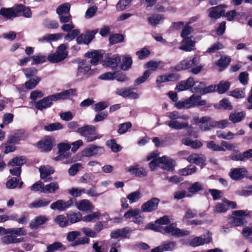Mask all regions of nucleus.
Instances as JSON below:
<instances>
[{
  "label": "nucleus",
  "instance_id": "obj_1",
  "mask_svg": "<svg viewBox=\"0 0 252 252\" xmlns=\"http://www.w3.org/2000/svg\"><path fill=\"white\" fill-rule=\"evenodd\" d=\"M95 127L92 125H86L79 127L77 129V132L81 136H83L85 141L87 142L94 141L98 138L95 135Z\"/></svg>",
  "mask_w": 252,
  "mask_h": 252
},
{
  "label": "nucleus",
  "instance_id": "obj_2",
  "mask_svg": "<svg viewBox=\"0 0 252 252\" xmlns=\"http://www.w3.org/2000/svg\"><path fill=\"white\" fill-rule=\"evenodd\" d=\"M67 45L64 44L60 45L56 52L53 54H50L48 56V60L52 63H57L64 60L67 56L68 52L66 50Z\"/></svg>",
  "mask_w": 252,
  "mask_h": 252
},
{
  "label": "nucleus",
  "instance_id": "obj_3",
  "mask_svg": "<svg viewBox=\"0 0 252 252\" xmlns=\"http://www.w3.org/2000/svg\"><path fill=\"white\" fill-rule=\"evenodd\" d=\"M199 58L194 55L191 59L187 58L177 63L174 67V70L180 71L184 70L190 68L193 66H195L198 63Z\"/></svg>",
  "mask_w": 252,
  "mask_h": 252
},
{
  "label": "nucleus",
  "instance_id": "obj_4",
  "mask_svg": "<svg viewBox=\"0 0 252 252\" xmlns=\"http://www.w3.org/2000/svg\"><path fill=\"white\" fill-rule=\"evenodd\" d=\"M98 32V29L87 31L85 33L80 34L76 38L78 44L89 45L94 38L95 35Z\"/></svg>",
  "mask_w": 252,
  "mask_h": 252
},
{
  "label": "nucleus",
  "instance_id": "obj_5",
  "mask_svg": "<svg viewBox=\"0 0 252 252\" xmlns=\"http://www.w3.org/2000/svg\"><path fill=\"white\" fill-rule=\"evenodd\" d=\"M104 152V150L102 147L90 145L82 151V154L84 157H91L100 156Z\"/></svg>",
  "mask_w": 252,
  "mask_h": 252
},
{
  "label": "nucleus",
  "instance_id": "obj_6",
  "mask_svg": "<svg viewBox=\"0 0 252 252\" xmlns=\"http://www.w3.org/2000/svg\"><path fill=\"white\" fill-rule=\"evenodd\" d=\"M166 233L177 237H183L190 234L189 231L177 227V224L172 223L166 226Z\"/></svg>",
  "mask_w": 252,
  "mask_h": 252
},
{
  "label": "nucleus",
  "instance_id": "obj_7",
  "mask_svg": "<svg viewBox=\"0 0 252 252\" xmlns=\"http://www.w3.org/2000/svg\"><path fill=\"white\" fill-rule=\"evenodd\" d=\"M59 151L58 156L54 158L55 160H61L63 159L66 158L70 156L69 150L70 146L67 143H60L58 145Z\"/></svg>",
  "mask_w": 252,
  "mask_h": 252
},
{
  "label": "nucleus",
  "instance_id": "obj_8",
  "mask_svg": "<svg viewBox=\"0 0 252 252\" xmlns=\"http://www.w3.org/2000/svg\"><path fill=\"white\" fill-rule=\"evenodd\" d=\"M160 200L157 197H153L143 204L141 207L142 212H152L157 210Z\"/></svg>",
  "mask_w": 252,
  "mask_h": 252
},
{
  "label": "nucleus",
  "instance_id": "obj_9",
  "mask_svg": "<svg viewBox=\"0 0 252 252\" xmlns=\"http://www.w3.org/2000/svg\"><path fill=\"white\" fill-rule=\"evenodd\" d=\"M74 201H76V199H70L67 201H64L63 200H58L51 205L50 208L54 210H58L60 211H63L73 206Z\"/></svg>",
  "mask_w": 252,
  "mask_h": 252
},
{
  "label": "nucleus",
  "instance_id": "obj_10",
  "mask_svg": "<svg viewBox=\"0 0 252 252\" xmlns=\"http://www.w3.org/2000/svg\"><path fill=\"white\" fill-rule=\"evenodd\" d=\"M212 233L208 232L206 235L200 237H196L189 242V245L191 247H197L204 244H208L212 241Z\"/></svg>",
  "mask_w": 252,
  "mask_h": 252
},
{
  "label": "nucleus",
  "instance_id": "obj_11",
  "mask_svg": "<svg viewBox=\"0 0 252 252\" xmlns=\"http://www.w3.org/2000/svg\"><path fill=\"white\" fill-rule=\"evenodd\" d=\"M94 74V70L91 69L90 65L86 64V61L83 60L78 65L76 76L77 77L84 76L85 77H89Z\"/></svg>",
  "mask_w": 252,
  "mask_h": 252
},
{
  "label": "nucleus",
  "instance_id": "obj_12",
  "mask_svg": "<svg viewBox=\"0 0 252 252\" xmlns=\"http://www.w3.org/2000/svg\"><path fill=\"white\" fill-rule=\"evenodd\" d=\"M53 101H54L53 95H50L36 102L35 107L38 110H42L50 107L52 104Z\"/></svg>",
  "mask_w": 252,
  "mask_h": 252
},
{
  "label": "nucleus",
  "instance_id": "obj_13",
  "mask_svg": "<svg viewBox=\"0 0 252 252\" xmlns=\"http://www.w3.org/2000/svg\"><path fill=\"white\" fill-rule=\"evenodd\" d=\"M53 139L50 136L45 137L43 140L38 142V146L42 150L48 152L51 150L53 146Z\"/></svg>",
  "mask_w": 252,
  "mask_h": 252
},
{
  "label": "nucleus",
  "instance_id": "obj_14",
  "mask_svg": "<svg viewBox=\"0 0 252 252\" xmlns=\"http://www.w3.org/2000/svg\"><path fill=\"white\" fill-rule=\"evenodd\" d=\"M161 168L168 171H172L174 169L175 162L169 157L164 156L161 157Z\"/></svg>",
  "mask_w": 252,
  "mask_h": 252
},
{
  "label": "nucleus",
  "instance_id": "obj_15",
  "mask_svg": "<svg viewBox=\"0 0 252 252\" xmlns=\"http://www.w3.org/2000/svg\"><path fill=\"white\" fill-rule=\"evenodd\" d=\"M247 172V170L244 168H236L231 170L229 176L233 180H239L244 178Z\"/></svg>",
  "mask_w": 252,
  "mask_h": 252
},
{
  "label": "nucleus",
  "instance_id": "obj_16",
  "mask_svg": "<svg viewBox=\"0 0 252 252\" xmlns=\"http://www.w3.org/2000/svg\"><path fill=\"white\" fill-rule=\"evenodd\" d=\"M224 5L220 4L218 6L211 7L208 9L209 17L215 19L220 18L222 13L224 12V10L222 9L224 7Z\"/></svg>",
  "mask_w": 252,
  "mask_h": 252
},
{
  "label": "nucleus",
  "instance_id": "obj_17",
  "mask_svg": "<svg viewBox=\"0 0 252 252\" xmlns=\"http://www.w3.org/2000/svg\"><path fill=\"white\" fill-rule=\"evenodd\" d=\"M189 105L190 108L205 105L206 104L205 100L201 99L200 95L192 94L191 96L188 98Z\"/></svg>",
  "mask_w": 252,
  "mask_h": 252
},
{
  "label": "nucleus",
  "instance_id": "obj_18",
  "mask_svg": "<svg viewBox=\"0 0 252 252\" xmlns=\"http://www.w3.org/2000/svg\"><path fill=\"white\" fill-rule=\"evenodd\" d=\"M39 171L40 173V177L42 179H45V182L50 181L51 178L46 179L47 177L54 173V170L52 167L49 165L41 166L39 168Z\"/></svg>",
  "mask_w": 252,
  "mask_h": 252
},
{
  "label": "nucleus",
  "instance_id": "obj_19",
  "mask_svg": "<svg viewBox=\"0 0 252 252\" xmlns=\"http://www.w3.org/2000/svg\"><path fill=\"white\" fill-rule=\"evenodd\" d=\"M176 248V243L174 241H166L157 247L156 250L158 252H171Z\"/></svg>",
  "mask_w": 252,
  "mask_h": 252
},
{
  "label": "nucleus",
  "instance_id": "obj_20",
  "mask_svg": "<svg viewBox=\"0 0 252 252\" xmlns=\"http://www.w3.org/2000/svg\"><path fill=\"white\" fill-rule=\"evenodd\" d=\"M76 93V90L70 89L63 91L61 93L52 94L54 101L60 99H65L68 98L71 95H74Z\"/></svg>",
  "mask_w": 252,
  "mask_h": 252
},
{
  "label": "nucleus",
  "instance_id": "obj_21",
  "mask_svg": "<svg viewBox=\"0 0 252 252\" xmlns=\"http://www.w3.org/2000/svg\"><path fill=\"white\" fill-rule=\"evenodd\" d=\"M236 211H233L232 213V215L233 216L230 218L229 219V222L230 223L235 226H241L247 222V221L244 217L245 216H238L235 214L234 212Z\"/></svg>",
  "mask_w": 252,
  "mask_h": 252
},
{
  "label": "nucleus",
  "instance_id": "obj_22",
  "mask_svg": "<svg viewBox=\"0 0 252 252\" xmlns=\"http://www.w3.org/2000/svg\"><path fill=\"white\" fill-rule=\"evenodd\" d=\"M10 235H5L1 237L0 239V242L5 245H9L10 244H15L23 242V238H17L15 235L9 234Z\"/></svg>",
  "mask_w": 252,
  "mask_h": 252
},
{
  "label": "nucleus",
  "instance_id": "obj_23",
  "mask_svg": "<svg viewBox=\"0 0 252 252\" xmlns=\"http://www.w3.org/2000/svg\"><path fill=\"white\" fill-rule=\"evenodd\" d=\"M121 62V57L118 55H113L111 57L107 58L104 61L103 64L106 66L115 68Z\"/></svg>",
  "mask_w": 252,
  "mask_h": 252
},
{
  "label": "nucleus",
  "instance_id": "obj_24",
  "mask_svg": "<svg viewBox=\"0 0 252 252\" xmlns=\"http://www.w3.org/2000/svg\"><path fill=\"white\" fill-rule=\"evenodd\" d=\"M74 202L77 208L80 211L84 212L91 211L94 208L93 205L88 200L83 199L79 203H77L76 200L74 201Z\"/></svg>",
  "mask_w": 252,
  "mask_h": 252
},
{
  "label": "nucleus",
  "instance_id": "obj_25",
  "mask_svg": "<svg viewBox=\"0 0 252 252\" xmlns=\"http://www.w3.org/2000/svg\"><path fill=\"white\" fill-rule=\"evenodd\" d=\"M195 42L190 37L184 38L182 41V45L179 47L180 50L189 52L193 50Z\"/></svg>",
  "mask_w": 252,
  "mask_h": 252
},
{
  "label": "nucleus",
  "instance_id": "obj_26",
  "mask_svg": "<svg viewBox=\"0 0 252 252\" xmlns=\"http://www.w3.org/2000/svg\"><path fill=\"white\" fill-rule=\"evenodd\" d=\"M129 228L127 227H126L112 231L110 234V236L113 239H117L120 237L127 238V235L129 233Z\"/></svg>",
  "mask_w": 252,
  "mask_h": 252
},
{
  "label": "nucleus",
  "instance_id": "obj_27",
  "mask_svg": "<svg viewBox=\"0 0 252 252\" xmlns=\"http://www.w3.org/2000/svg\"><path fill=\"white\" fill-rule=\"evenodd\" d=\"M182 143L187 146L191 147L192 149H196L201 148L203 144L198 140H192L190 138H185L182 140Z\"/></svg>",
  "mask_w": 252,
  "mask_h": 252
},
{
  "label": "nucleus",
  "instance_id": "obj_28",
  "mask_svg": "<svg viewBox=\"0 0 252 252\" xmlns=\"http://www.w3.org/2000/svg\"><path fill=\"white\" fill-rule=\"evenodd\" d=\"M48 219L44 216H39L32 220L30 223V227L32 229H36L39 226L45 223Z\"/></svg>",
  "mask_w": 252,
  "mask_h": 252
},
{
  "label": "nucleus",
  "instance_id": "obj_29",
  "mask_svg": "<svg viewBox=\"0 0 252 252\" xmlns=\"http://www.w3.org/2000/svg\"><path fill=\"white\" fill-rule=\"evenodd\" d=\"M0 15H2L7 19H10L19 16L17 14L16 8L13 9L10 8H1L0 9Z\"/></svg>",
  "mask_w": 252,
  "mask_h": 252
},
{
  "label": "nucleus",
  "instance_id": "obj_30",
  "mask_svg": "<svg viewBox=\"0 0 252 252\" xmlns=\"http://www.w3.org/2000/svg\"><path fill=\"white\" fill-rule=\"evenodd\" d=\"M126 171L131 173L132 175L138 177H144L147 175L146 169L143 167H130L126 169Z\"/></svg>",
  "mask_w": 252,
  "mask_h": 252
},
{
  "label": "nucleus",
  "instance_id": "obj_31",
  "mask_svg": "<svg viewBox=\"0 0 252 252\" xmlns=\"http://www.w3.org/2000/svg\"><path fill=\"white\" fill-rule=\"evenodd\" d=\"M187 160L190 163L199 164L200 163H203L206 161V158L202 155H198L193 154L189 155L187 158Z\"/></svg>",
  "mask_w": 252,
  "mask_h": 252
},
{
  "label": "nucleus",
  "instance_id": "obj_32",
  "mask_svg": "<svg viewBox=\"0 0 252 252\" xmlns=\"http://www.w3.org/2000/svg\"><path fill=\"white\" fill-rule=\"evenodd\" d=\"M59 189V184L57 182H52L45 186L44 185L41 192L43 193H55Z\"/></svg>",
  "mask_w": 252,
  "mask_h": 252
},
{
  "label": "nucleus",
  "instance_id": "obj_33",
  "mask_svg": "<svg viewBox=\"0 0 252 252\" xmlns=\"http://www.w3.org/2000/svg\"><path fill=\"white\" fill-rule=\"evenodd\" d=\"M166 124L168 125L170 128L178 130L182 129L185 128V127H188V123H181L177 120L168 121L166 122Z\"/></svg>",
  "mask_w": 252,
  "mask_h": 252
},
{
  "label": "nucleus",
  "instance_id": "obj_34",
  "mask_svg": "<svg viewBox=\"0 0 252 252\" xmlns=\"http://www.w3.org/2000/svg\"><path fill=\"white\" fill-rule=\"evenodd\" d=\"M51 202L50 200H46L45 199H39L32 202L30 205V208H41L48 206Z\"/></svg>",
  "mask_w": 252,
  "mask_h": 252
},
{
  "label": "nucleus",
  "instance_id": "obj_35",
  "mask_svg": "<svg viewBox=\"0 0 252 252\" xmlns=\"http://www.w3.org/2000/svg\"><path fill=\"white\" fill-rule=\"evenodd\" d=\"M164 18L161 15L154 14L148 18L147 20L152 26H156L159 24Z\"/></svg>",
  "mask_w": 252,
  "mask_h": 252
},
{
  "label": "nucleus",
  "instance_id": "obj_36",
  "mask_svg": "<svg viewBox=\"0 0 252 252\" xmlns=\"http://www.w3.org/2000/svg\"><path fill=\"white\" fill-rule=\"evenodd\" d=\"M203 189V185L202 183L196 182L190 184L188 188V191L191 193H196V192L202 190Z\"/></svg>",
  "mask_w": 252,
  "mask_h": 252
},
{
  "label": "nucleus",
  "instance_id": "obj_37",
  "mask_svg": "<svg viewBox=\"0 0 252 252\" xmlns=\"http://www.w3.org/2000/svg\"><path fill=\"white\" fill-rule=\"evenodd\" d=\"M16 11L17 14L19 12H22L23 16L27 18L31 17L32 12L30 9L22 4H18L16 6Z\"/></svg>",
  "mask_w": 252,
  "mask_h": 252
},
{
  "label": "nucleus",
  "instance_id": "obj_38",
  "mask_svg": "<svg viewBox=\"0 0 252 252\" xmlns=\"http://www.w3.org/2000/svg\"><path fill=\"white\" fill-rule=\"evenodd\" d=\"M70 9V4L66 2L59 5L56 9V12L58 15L66 14L69 13Z\"/></svg>",
  "mask_w": 252,
  "mask_h": 252
},
{
  "label": "nucleus",
  "instance_id": "obj_39",
  "mask_svg": "<svg viewBox=\"0 0 252 252\" xmlns=\"http://www.w3.org/2000/svg\"><path fill=\"white\" fill-rule=\"evenodd\" d=\"M41 81V78L35 77L34 78H30L25 83V86L27 89L31 90L34 88L38 83Z\"/></svg>",
  "mask_w": 252,
  "mask_h": 252
},
{
  "label": "nucleus",
  "instance_id": "obj_40",
  "mask_svg": "<svg viewBox=\"0 0 252 252\" xmlns=\"http://www.w3.org/2000/svg\"><path fill=\"white\" fill-rule=\"evenodd\" d=\"M141 212H142L141 209L140 210L138 208L130 209L125 213L124 218L126 219H133L136 216L140 215Z\"/></svg>",
  "mask_w": 252,
  "mask_h": 252
},
{
  "label": "nucleus",
  "instance_id": "obj_41",
  "mask_svg": "<svg viewBox=\"0 0 252 252\" xmlns=\"http://www.w3.org/2000/svg\"><path fill=\"white\" fill-rule=\"evenodd\" d=\"M207 148L214 152H225V149L220 145L216 144L214 141H210L207 142Z\"/></svg>",
  "mask_w": 252,
  "mask_h": 252
},
{
  "label": "nucleus",
  "instance_id": "obj_42",
  "mask_svg": "<svg viewBox=\"0 0 252 252\" xmlns=\"http://www.w3.org/2000/svg\"><path fill=\"white\" fill-rule=\"evenodd\" d=\"M26 163V158L24 157H15L13 158L8 162V164L11 166H17L18 167H21V165H23Z\"/></svg>",
  "mask_w": 252,
  "mask_h": 252
},
{
  "label": "nucleus",
  "instance_id": "obj_43",
  "mask_svg": "<svg viewBox=\"0 0 252 252\" xmlns=\"http://www.w3.org/2000/svg\"><path fill=\"white\" fill-rule=\"evenodd\" d=\"M63 128V125L58 122L51 123L44 126V129L47 131L59 130L62 129Z\"/></svg>",
  "mask_w": 252,
  "mask_h": 252
},
{
  "label": "nucleus",
  "instance_id": "obj_44",
  "mask_svg": "<svg viewBox=\"0 0 252 252\" xmlns=\"http://www.w3.org/2000/svg\"><path fill=\"white\" fill-rule=\"evenodd\" d=\"M230 83L228 81H220V83L217 85V91L219 94H223L226 92L230 87Z\"/></svg>",
  "mask_w": 252,
  "mask_h": 252
},
{
  "label": "nucleus",
  "instance_id": "obj_45",
  "mask_svg": "<svg viewBox=\"0 0 252 252\" xmlns=\"http://www.w3.org/2000/svg\"><path fill=\"white\" fill-rule=\"evenodd\" d=\"M168 117L171 121H176L178 119L186 120L189 119V117L188 116L186 115H182L177 111L170 112L169 113Z\"/></svg>",
  "mask_w": 252,
  "mask_h": 252
},
{
  "label": "nucleus",
  "instance_id": "obj_46",
  "mask_svg": "<svg viewBox=\"0 0 252 252\" xmlns=\"http://www.w3.org/2000/svg\"><path fill=\"white\" fill-rule=\"evenodd\" d=\"M245 115L243 112L231 113L229 118L233 123H236L241 121L244 118Z\"/></svg>",
  "mask_w": 252,
  "mask_h": 252
},
{
  "label": "nucleus",
  "instance_id": "obj_47",
  "mask_svg": "<svg viewBox=\"0 0 252 252\" xmlns=\"http://www.w3.org/2000/svg\"><path fill=\"white\" fill-rule=\"evenodd\" d=\"M196 171V168L194 166L190 165L186 168L179 170L178 173L182 176H187L194 173Z\"/></svg>",
  "mask_w": 252,
  "mask_h": 252
},
{
  "label": "nucleus",
  "instance_id": "obj_48",
  "mask_svg": "<svg viewBox=\"0 0 252 252\" xmlns=\"http://www.w3.org/2000/svg\"><path fill=\"white\" fill-rule=\"evenodd\" d=\"M8 234L17 236L25 235L27 234V230L23 227L8 228Z\"/></svg>",
  "mask_w": 252,
  "mask_h": 252
},
{
  "label": "nucleus",
  "instance_id": "obj_49",
  "mask_svg": "<svg viewBox=\"0 0 252 252\" xmlns=\"http://www.w3.org/2000/svg\"><path fill=\"white\" fill-rule=\"evenodd\" d=\"M132 63V61L131 58L128 56H125L121 65V68L123 70H127L130 68Z\"/></svg>",
  "mask_w": 252,
  "mask_h": 252
},
{
  "label": "nucleus",
  "instance_id": "obj_50",
  "mask_svg": "<svg viewBox=\"0 0 252 252\" xmlns=\"http://www.w3.org/2000/svg\"><path fill=\"white\" fill-rule=\"evenodd\" d=\"M152 72L150 70H146L142 76L137 78L135 81L134 83L135 85H139L146 81V80L149 77L150 75L151 74Z\"/></svg>",
  "mask_w": 252,
  "mask_h": 252
},
{
  "label": "nucleus",
  "instance_id": "obj_51",
  "mask_svg": "<svg viewBox=\"0 0 252 252\" xmlns=\"http://www.w3.org/2000/svg\"><path fill=\"white\" fill-rule=\"evenodd\" d=\"M67 218L71 223H74L82 220V215L79 212L72 213L67 214Z\"/></svg>",
  "mask_w": 252,
  "mask_h": 252
},
{
  "label": "nucleus",
  "instance_id": "obj_52",
  "mask_svg": "<svg viewBox=\"0 0 252 252\" xmlns=\"http://www.w3.org/2000/svg\"><path fill=\"white\" fill-rule=\"evenodd\" d=\"M206 84L203 82L196 81L194 83V87L192 88V92L202 94Z\"/></svg>",
  "mask_w": 252,
  "mask_h": 252
},
{
  "label": "nucleus",
  "instance_id": "obj_53",
  "mask_svg": "<svg viewBox=\"0 0 252 252\" xmlns=\"http://www.w3.org/2000/svg\"><path fill=\"white\" fill-rule=\"evenodd\" d=\"M141 198V193L140 191L137 190L128 194L127 196V199L129 200L130 203H133L138 201Z\"/></svg>",
  "mask_w": 252,
  "mask_h": 252
},
{
  "label": "nucleus",
  "instance_id": "obj_54",
  "mask_svg": "<svg viewBox=\"0 0 252 252\" xmlns=\"http://www.w3.org/2000/svg\"><path fill=\"white\" fill-rule=\"evenodd\" d=\"M124 39V36L121 34L116 33L110 36L109 40L111 44H115L122 42Z\"/></svg>",
  "mask_w": 252,
  "mask_h": 252
},
{
  "label": "nucleus",
  "instance_id": "obj_55",
  "mask_svg": "<svg viewBox=\"0 0 252 252\" xmlns=\"http://www.w3.org/2000/svg\"><path fill=\"white\" fill-rule=\"evenodd\" d=\"M131 0H120L116 5L118 11H123L129 6Z\"/></svg>",
  "mask_w": 252,
  "mask_h": 252
},
{
  "label": "nucleus",
  "instance_id": "obj_56",
  "mask_svg": "<svg viewBox=\"0 0 252 252\" xmlns=\"http://www.w3.org/2000/svg\"><path fill=\"white\" fill-rule=\"evenodd\" d=\"M55 221L60 226L63 227L68 224V220L63 215L58 216L55 219Z\"/></svg>",
  "mask_w": 252,
  "mask_h": 252
},
{
  "label": "nucleus",
  "instance_id": "obj_57",
  "mask_svg": "<svg viewBox=\"0 0 252 252\" xmlns=\"http://www.w3.org/2000/svg\"><path fill=\"white\" fill-rule=\"evenodd\" d=\"M19 184V179L13 177L8 180L6 183V187L9 189H13L17 187Z\"/></svg>",
  "mask_w": 252,
  "mask_h": 252
},
{
  "label": "nucleus",
  "instance_id": "obj_58",
  "mask_svg": "<svg viewBox=\"0 0 252 252\" xmlns=\"http://www.w3.org/2000/svg\"><path fill=\"white\" fill-rule=\"evenodd\" d=\"M80 31L78 29L72 30L69 32L65 36L64 38L66 40L71 41L74 39L80 34Z\"/></svg>",
  "mask_w": 252,
  "mask_h": 252
},
{
  "label": "nucleus",
  "instance_id": "obj_59",
  "mask_svg": "<svg viewBox=\"0 0 252 252\" xmlns=\"http://www.w3.org/2000/svg\"><path fill=\"white\" fill-rule=\"evenodd\" d=\"M102 54L100 51L94 50L91 52H88L85 54L86 57L89 58H95L98 59H101L102 58Z\"/></svg>",
  "mask_w": 252,
  "mask_h": 252
},
{
  "label": "nucleus",
  "instance_id": "obj_60",
  "mask_svg": "<svg viewBox=\"0 0 252 252\" xmlns=\"http://www.w3.org/2000/svg\"><path fill=\"white\" fill-rule=\"evenodd\" d=\"M106 144L113 152L117 153L120 151V146L114 139L107 141Z\"/></svg>",
  "mask_w": 252,
  "mask_h": 252
},
{
  "label": "nucleus",
  "instance_id": "obj_61",
  "mask_svg": "<svg viewBox=\"0 0 252 252\" xmlns=\"http://www.w3.org/2000/svg\"><path fill=\"white\" fill-rule=\"evenodd\" d=\"M44 26L50 29H56L59 26V23L55 20H45L44 22Z\"/></svg>",
  "mask_w": 252,
  "mask_h": 252
},
{
  "label": "nucleus",
  "instance_id": "obj_62",
  "mask_svg": "<svg viewBox=\"0 0 252 252\" xmlns=\"http://www.w3.org/2000/svg\"><path fill=\"white\" fill-rule=\"evenodd\" d=\"M230 62V58L228 57H222L218 61L217 64L220 67L225 68L226 67Z\"/></svg>",
  "mask_w": 252,
  "mask_h": 252
},
{
  "label": "nucleus",
  "instance_id": "obj_63",
  "mask_svg": "<svg viewBox=\"0 0 252 252\" xmlns=\"http://www.w3.org/2000/svg\"><path fill=\"white\" fill-rule=\"evenodd\" d=\"M109 105L107 102L102 101L95 104L94 106V109L95 112L101 111L106 108Z\"/></svg>",
  "mask_w": 252,
  "mask_h": 252
},
{
  "label": "nucleus",
  "instance_id": "obj_64",
  "mask_svg": "<svg viewBox=\"0 0 252 252\" xmlns=\"http://www.w3.org/2000/svg\"><path fill=\"white\" fill-rule=\"evenodd\" d=\"M32 58L33 62V63L36 64L42 63L46 61V56L41 54L33 56Z\"/></svg>",
  "mask_w": 252,
  "mask_h": 252
}]
</instances>
